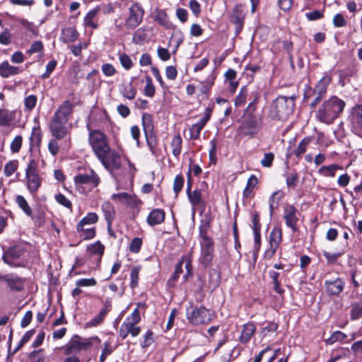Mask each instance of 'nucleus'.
<instances>
[{
  "instance_id": "7c9ffc66",
  "label": "nucleus",
  "mask_w": 362,
  "mask_h": 362,
  "mask_svg": "<svg viewBox=\"0 0 362 362\" xmlns=\"http://www.w3.org/2000/svg\"><path fill=\"white\" fill-rule=\"evenodd\" d=\"M79 36L78 32L75 28L68 27L62 30L60 40L64 43H69L76 41Z\"/></svg>"
},
{
  "instance_id": "dca6fc26",
  "label": "nucleus",
  "mask_w": 362,
  "mask_h": 362,
  "mask_svg": "<svg viewBox=\"0 0 362 362\" xmlns=\"http://www.w3.org/2000/svg\"><path fill=\"white\" fill-rule=\"evenodd\" d=\"M103 156V158L98 157V158L107 170H117L121 168V156L118 152L110 148Z\"/></svg>"
},
{
  "instance_id": "473e14b6",
  "label": "nucleus",
  "mask_w": 362,
  "mask_h": 362,
  "mask_svg": "<svg viewBox=\"0 0 362 362\" xmlns=\"http://www.w3.org/2000/svg\"><path fill=\"white\" fill-rule=\"evenodd\" d=\"M105 245L100 240L87 245L86 251L90 255H96L100 259L105 253Z\"/></svg>"
},
{
  "instance_id": "e433bc0d",
  "label": "nucleus",
  "mask_w": 362,
  "mask_h": 362,
  "mask_svg": "<svg viewBox=\"0 0 362 362\" xmlns=\"http://www.w3.org/2000/svg\"><path fill=\"white\" fill-rule=\"evenodd\" d=\"M98 11L99 8H95L86 13L83 19V25L86 28L90 27L93 29H97L98 28V24L94 22V18Z\"/></svg>"
},
{
  "instance_id": "69168bd1",
  "label": "nucleus",
  "mask_w": 362,
  "mask_h": 362,
  "mask_svg": "<svg viewBox=\"0 0 362 362\" xmlns=\"http://www.w3.org/2000/svg\"><path fill=\"white\" fill-rule=\"evenodd\" d=\"M142 245L143 239L141 238H134L129 245V250L132 253H138L140 252Z\"/></svg>"
},
{
  "instance_id": "6ab92c4d",
  "label": "nucleus",
  "mask_w": 362,
  "mask_h": 362,
  "mask_svg": "<svg viewBox=\"0 0 362 362\" xmlns=\"http://www.w3.org/2000/svg\"><path fill=\"white\" fill-rule=\"evenodd\" d=\"M0 281L6 282L13 291L21 292L24 290L25 279L13 274L0 276Z\"/></svg>"
},
{
  "instance_id": "680f3d73",
  "label": "nucleus",
  "mask_w": 362,
  "mask_h": 362,
  "mask_svg": "<svg viewBox=\"0 0 362 362\" xmlns=\"http://www.w3.org/2000/svg\"><path fill=\"white\" fill-rule=\"evenodd\" d=\"M18 21L25 29L31 33L34 36H37L39 35V30L33 23L29 22L28 20L24 18L19 19Z\"/></svg>"
},
{
  "instance_id": "4c0bfd02",
  "label": "nucleus",
  "mask_w": 362,
  "mask_h": 362,
  "mask_svg": "<svg viewBox=\"0 0 362 362\" xmlns=\"http://www.w3.org/2000/svg\"><path fill=\"white\" fill-rule=\"evenodd\" d=\"M36 226L40 227L45 222L46 214L42 209H37L31 211V216H28Z\"/></svg>"
},
{
  "instance_id": "20e7f679",
  "label": "nucleus",
  "mask_w": 362,
  "mask_h": 362,
  "mask_svg": "<svg viewBox=\"0 0 362 362\" xmlns=\"http://www.w3.org/2000/svg\"><path fill=\"white\" fill-rule=\"evenodd\" d=\"M210 223V218L202 220L199 227V236L202 241L200 243V255L198 261L204 269L211 265L214 257V241L208 236Z\"/></svg>"
},
{
  "instance_id": "f257e3e1",
  "label": "nucleus",
  "mask_w": 362,
  "mask_h": 362,
  "mask_svg": "<svg viewBox=\"0 0 362 362\" xmlns=\"http://www.w3.org/2000/svg\"><path fill=\"white\" fill-rule=\"evenodd\" d=\"M260 100V92L251 93V100L238 119L237 134L240 137L254 138L263 128L264 117L263 111L259 107Z\"/></svg>"
},
{
  "instance_id": "13d9d810",
  "label": "nucleus",
  "mask_w": 362,
  "mask_h": 362,
  "mask_svg": "<svg viewBox=\"0 0 362 362\" xmlns=\"http://www.w3.org/2000/svg\"><path fill=\"white\" fill-rule=\"evenodd\" d=\"M155 93V86L153 83L152 78L148 75L146 76V86L144 89V94L148 98H153Z\"/></svg>"
},
{
  "instance_id": "e2e57ef3",
  "label": "nucleus",
  "mask_w": 362,
  "mask_h": 362,
  "mask_svg": "<svg viewBox=\"0 0 362 362\" xmlns=\"http://www.w3.org/2000/svg\"><path fill=\"white\" fill-rule=\"evenodd\" d=\"M298 173L296 171H293L287 175L286 178V183L288 188L295 189L298 185Z\"/></svg>"
},
{
  "instance_id": "bb28decb",
  "label": "nucleus",
  "mask_w": 362,
  "mask_h": 362,
  "mask_svg": "<svg viewBox=\"0 0 362 362\" xmlns=\"http://www.w3.org/2000/svg\"><path fill=\"white\" fill-rule=\"evenodd\" d=\"M154 21L165 29L173 28V23L169 21L168 15L165 10L156 8L154 10Z\"/></svg>"
},
{
  "instance_id": "f8f14e48",
  "label": "nucleus",
  "mask_w": 362,
  "mask_h": 362,
  "mask_svg": "<svg viewBox=\"0 0 362 362\" xmlns=\"http://www.w3.org/2000/svg\"><path fill=\"white\" fill-rule=\"evenodd\" d=\"M145 11L141 5L135 2L129 8L127 17L125 18L124 26L127 30L136 29L143 21Z\"/></svg>"
},
{
  "instance_id": "a19ab883",
  "label": "nucleus",
  "mask_w": 362,
  "mask_h": 362,
  "mask_svg": "<svg viewBox=\"0 0 362 362\" xmlns=\"http://www.w3.org/2000/svg\"><path fill=\"white\" fill-rule=\"evenodd\" d=\"M137 93L136 87L134 86L132 82L123 85L120 93L121 95L129 100H133L135 98Z\"/></svg>"
},
{
  "instance_id": "8fccbe9b",
  "label": "nucleus",
  "mask_w": 362,
  "mask_h": 362,
  "mask_svg": "<svg viewBox=\"0 0 362 362\" xmlns=\"http://www.w3.org/2000/svg\"><path fill=\"white\" fill-rule=\"evenodd\" d=\"M248 95V90L246 86H243L238 94L235 96L234 100V105L235 107H242L243 106L247 101V98Z\"/></svg>"
},
{
  "instance_id": "39448f33",
  "label": "nucleus",
  "mask_w": 362,
  "mask_h": 362,
  "mask_svg": "<svg viewBox=\"0 0 362 362\" xmlns=\"http://www.w3.org/2000/svg\"><path fill=\"white\" fill-rule=\"evenodd\" d=\"M332 80V72L327 71L324 73L322 77L317 81L314 88L309 85L305 86L303 94L304 102H308L312 98L315 96L310 103L311 109L315 108L325 97L327 92L328 86L331 84Z\"/></svg>"
},
{
  "instance_id": "6e6552de",
  "label": "nucleus",
  "mask_w": 362,
  "mask_h": 362,
  "mask_svg": "<svg viewBox=\"0 0 362 362\" xmlns=\"http://www.w3.org/2000/svg\"><path fill=\"white\" fill-rule=\"evenodd\" d=\"M186 317L188 322L194 326L206 325L211 322L214 314L210 309L204 305H197L190 303L186 308Z\"/></svg>"
},
{
  "instance_id": "f704fd0d",
  "label": "nucleus",
  "mask_w": 362,
  "mask_h": 362,
  "mask_svg": "<svg viewBox=\"0 0 362 362\" xmlns=\"http://www.w3.org/2000/svg\"><path fill=\"white\" fill-rule=\"evenodd\" d=\"M224 76L226 81H227L229 83V90L231 93H234L239 85V82L236 80V71L233 69H228L226 71Z\"/></svg>"
},
{
  "instance_id": "864d4df0",
  "label": "nucleus",
  "mask_w": 362,
  "mask_h": 362,
  "mask_svg": "<svg viewBox=\"0 0 362 362\" xmlns=\"http://www.w3.org/2000/svg\"><path fill=\"white\" fill-rule=\"evenodd\" d=\"M340 168V166L336 164L324 165L319 169V173L325 177H334L335 176L336 170Z\"/></svg>"
},
{
  "instance_id": "0e129e2a",
  "label": "nucleus",
  "mask_w": 362,
  "mask_h": 362,
  "mask_svg": "<svg viewBox=\"0 0 362 362\" xmlns=\"http://www.w3.org/2000/svg\"><path fill=\"white\" fill-rule=\"evenodd\" d=\"M37 98L35 95H30L24 99V110L31 111L36 106Z\"/></svg>"
},
{
  "instance_id": "2f4dec72",
  "label": "nucleus",
  "mask_w": 362,
  "mask_h": 362,
  "mask_svg": "<svg viewBox=\"0 0 362 362\" xmlns=\"http://www.w3.org/2000/svg\"><path fill=\"white\" fill-rule=\"evenodd\" d=\"M27 180V188L31 194H35L37 192L41 186V179L38 174H32L25 175Z\"/></svg>"
},
{
  "instance_id": "5701e85b",
  "label": "nucleus",
  "mask_w": 362,
  "mask_h": 362,
  "mask_svg": "<svg viewBox=\"0 0 362 362\" xmlns=\"http://www.w3.org/2000/svg\"><path fill=\"white\" fill-rule=\"evenodd\" d=\"M111 310L112 303L111 300L109 298H107L103 303V307L102 308L99 313L87 323V326L92 327L100 325L101 323H103L105 317L108 314V313L111 311Z\"/></svg>"
},
{
  "instance_id": "bf43d9fd",
  "label": "nucleus",
  "mask_w": 362,
  "mask_h": 362,
  "mask_svg": "<svg viewBox=\"0 0 362 362\" xmlns=\"http://www.w3.org/2000/svg\"><path fill=\"white\" fill-rule=\"evenodd\" d=\"M322 255L326 259L327 265H334L337 264L339 258L341 256V252L331 253L328 251H323Z\"/></svg>"
},
{
  "instance_id": "9b49d317",
  "label": "nucleus",
  "mask_w": 362,
  "mask_h": 362,
  "mask_svg": "<svg viewBox=\"0 0 362 362\" xmlns=\"http://www.w3.org/2000/svg\"><path fill=\"white\" fill-rule=\"evenodd\" d=\"M283 241V231L279 226L274 227L268 237V246L265 250L263 257L269 260L276 255L279 247Z\"/></svg>"
},
{
  "instance_id": "f3484780",
  "label": "nucleus",
  "mask_w": 362,
  "mask_h": 362,
  "mask_svg": "<svg viewBox=\"0 0 362 362\" xmlns=\"http://www.w3.org/2000/svg\"><path fill=\"white\" fill-rule=\"evenodd\" d=\"M246 13L243 4H235L229 16L230 22L235 25V34L239 35L245 25Z\"/></svg>"
},
{
  "instance_id": "a18cd8bd",
  "label": "nucleus",
  "mask_w": 362,
  "mask_h": 362,
  "mask_svg": "<svg viewBox=\"0 0 362 362\" xmlns=\"http://www.w3.org/2000/svg\"><path fill=\"white\" fill-rule=\"evenodd\" d=\"M15 202L27 216H31L33 210L23 196L17 195L15 198Z\"/></svg>"
},
{
  "instance_id": "a878e982",
  "label": "nucleus",
  "mask_w": 362,
  "mask_h": 362,
  "mask_svg": "<svg viewBox=\"0 0 362 362\" xmlns=\"http://www.w3.org/2000/svg\"><path fill=\"white\" fill-rule=\"evenodd\" d=\"M165 218V212L162 209H154L148 214L146 218L147 223L151 226L161 224Z\"/></svg>"
},
{
  "instance_id": "4d7b16f0",
  "label": "nucleus",
  "mask_w": 362,
  "mask_h": 362,
  "mask_svg": "<svg viewBox=\"0 0 362 362\" xmlns=\"http://www.w3.org/2000/svg\"><path fill=\"white\" fill-rule=\"evenodd\" d=\"M18 160H12L6 163L4 168V174L6 177H11L18 169Z\"/></svg>"
},
{
  "instance_id": "79ce46f5",
  "label": "nucleus",
  "mask_w": 362,
  "mask_h": 362,
  "mask_svg": "<svg viewBox=\"0 0 362 362\" xmlns=\"http://www.w3.org/2000/svg\"><path fill=\"white\" fill-rule=\"evenodd\" d=\"M312 138L310 136L304 137L298 144L296 148L293 151V153L297 157L300 158L307 150L308 146L310 144Z\"/></svg>"
},
{
  "instance_id": "aec40b11",
  "label": "nucleus",
  "mask_w": 362,
  "mask_h": 362,
  "mask_svg": "<svg viewBox=\"0 0 362 362\" xmlns=\"http://www.w3.org/2000/svg\"><path fill=\"white\" fill-rule=\"evenodd\" d=\"M344 281L339 277L325 281V291L329 296H338L344 291Z\"/></svg>"
},
{
  "instance_id": "ddd939ff",
  "label": "nucleus",
  "mask_w": 362,
  "mask_h": 362,
  "mask_svg": "<svg viewBox=\"0 0 362 362\" xmlns=\"http://www.w3.org/2000/svg\"><path fill=\"white\" fill-rule=\"evenodd\" d=\"M347 124L352 133L362 138V105H356L350 110Z\"/></svg>"
},
{
  "instance_id": "c85d7f7f",
  "label": "nucleus",
  "mask_w": 362,
  "mask_h": 362,
  "mask_svg": "<svg viewBox=\"0 0 362 362\" xmlns=\"http://www.w3.org/2000/svg\"><path fill=\"white\" fill-rule=\"evenodd\" d=\"M187 198L190 204L193 206H202L205 207L206 203L202 198V190L199 188H195L194 190L186 192Z\"/></svg>"
},
{
  "instance_id": "7ed1b4c3",
  "label": "nucleus",
  "mask_w": 362,
  "mask_h": 362,
  "mask_svg": "<svg viewBox=\"0 0 362 362\" xmlns=\"http://www.w3.org/2000/svg\"><path fill=\"white\" fill-rule=\"evenodd\" d=\"M345 102L336 95L323 101L315 112V118L321 123L331 124L343 112Z\"/></svg>"
},
{
  "instance_id": "1a4fd4ad",
  "label": "nucleus",
  "mask_w": 362,
  "mask_h": 362,
  "mask_svg": "<svg viewBox=\"0 0 362 362\" xmlns=\"http://www.w3.org/2000/svg\"><path fill=\"white\" fill-rule=\"evenodd\" d=\"M86 128L88 130V143L93 151L97 158H103L106 151L110 148L107 136L100 130L91 129L89 124H87Z\"/></svg>"
},
{
  "instance_id": "58836bf2",
  "label": "nucleus",
  "mask_w": 362,
  "mask_h": 362,
  "mask_svg": "<svg viewBox=\"0 0 362 362\" xmlns=\"http://www.w3.org/2000/svg\"><path fill=\"white\" fill-rule=\"evenodd\" d=\"M42 134L40 127H34L30 136V147H39L42 142Z\"/></svg>"
},
{
  "instance_id": "338daca9",
  "label": "nucleus",
  "mask_w": 362,
  "mask_h": 362,
  "mask_svg": "<svg viewBox=\"0 0 362 362\" xmlns=\"http://www.w3.org/2000/svg\"><path fill=\"white\" fill-rule=\"evenodd\" d=\"M13 120L11 114L7 110L0 109V126L8 127Z\"/></svg>"
},
{
  "instance_id": "774afa93",
  "label": "nucleus",
  "mask_w": 362,
  "mask_h": 362,
  "mask_svg": "<svg viewBox=\"0 0 362 362\" xmlns=\"http://www.w3.org/2000/svg\"><path fill=\"white\" fill-rule=\"evenodd\" d=\"M54 199L59 204L64 206L68 209L72 210L71 202L68 198H66L65 195L63 194L62 193L59 192L58 194H56L54 196Z\"/></svg>"
},
{
  "instance_id": "4be33fe9",
  "label": "nucleus",
  "mask_w": 362,
  "mask_h": 362,
  "mask_svg": "<svg viewBox=\"0 0 362 362\" xmlns=\"http://www.w3.org/2000/svg\"><path fill=\"white\" fill-rule=\"evenodd\" d=\"M111 198L112 200L124 203L131 208H136L141 203L136 194H130L127 192L113 194Z\"/></svg>"
},
{
  "instance_id": "09e8293b",
  "label": "nucleus",
  "mask_w": 362,
  "mask_h": 362,
  "mask_svg": "<svg viewBox=\"0 0 362 362\" xmlns=\"http://www.w3.org/2000/svg\"><path fill=\"white\" fill-rule=\"evenodd\" d=\"M217 144L218 141L215 138L211 139L209 142L210 148L209 150V157L210 165H215L217 163Z\"/></svg>"
},
{
  "instance_id": "f03ea898",
  "label": "nucleus",
  "mask_w": 362,
  "mask_h": 362,
  "mask_svg": "<svg viewBox=\"0 0 362 362\" xmlns=\"http://www.w3.org/2000/svg\"><path fill=\"white\" fill-rule=\"evenodd\" d=\"M75 105L66 100L58 107L49 122L51 134L57 139H64L67 134L66 124L73 115Z\"/></svg>"
},
{
  "instance_id": "9d476101",
  "label": "nucleus",
  "mask_w": 362,
  "mask_h": 362,
  "mask_svg": "<svg viewBox=\"0 0 362 362\" xmlns=\"http://www.w3.org/2000/svg\"><path fill=\"white\" fill-rule=\"evenodd\" d=\"M142 126L145 134L147 145L153 155H156V148L158 145V139L154 131L152 115L144 112L142 115Z\"/></svg>"
},
{
  "instance_id": "5fc2aeb1",
  "label": "nucleus",
  "mask_w": 362,
  "mask_h": 362,
  "mask_svg": "<svg viewBox=\"0 0 362 362\" xmlns=\"http://www.w3.org/2000/svg\"><path fill=\"white\" fill-rule=\"evenodd\" d=\"M204 128V126L199 123V122L195 124H193L189 127V139L198 140L200 137L201 132Z\"/></svg>"
},
{
  "instance_id": "ea45409f",
  "label": "nucleus",
  "mask_w": 362,
  "mask_h": 362,
  "mask_svg": "<svg viewBox=\"0 0 362 362\" xmlns=\"http://www.w3.org/2000/svg\"><path fill=\"white\" fill-rule=\"evenodd\" d=\"M155 342V334L151 329H148L139 341L142 349H147Z\"/></svg>"
},
{
  "instance_id": "de8ad7c7",
  "label": "nucleus",
  "mask_w": 362,
  "mask_h": 362,
  "mask_svg": "<svg viewBox=\"0 0 362 362\" xmlns=\"http://www.w3.org/2000/svg\"><path fill=\"white\" fill-rule=\"evenodd\" d=\"M141 270V265L134 266L130 272V287L134 289L139 286V273Z\"/></svg>"
},
{
  "instance_id": "2eb2a0df",
  "label": "nucleus",
  "mask_w": 362,
  "mask_h": 362,
  "mask_svg": "<svg viewBox=\"0 0 362 362\" xmlns=\"http://www.w3.org/2000/svg\"><path fill=\"white\" fill-rule=\"evenodd\" d=\"M74 182L78 190L83 185H87L90 189H93L98 186L100 178L93 169H90L88 174L80 173L76 175L74 177Z\"/></svg>"
},
{
  "instance_id": "4468645a",
  "label": "nucleus",
  "mask_w": 362,
  "mask_h": 362,
  "mask_svg": "<svg viewBox=\"0 0 362 362\" xmlns=\"http://www.w3.org/2000/svg\"><path fill=\"white\" fill-rule=\"evenodd\" d=\"M284 214L283 218L285 221L286 226L289 228L293 233H296L299 230L298 222L299 221L298 209L291 204H285L283 207Z\"/></svg>"
},
{
  "instance_id": "423d86ee",
  "label": "nucleus",
  "mask_w": 362,
  "mask_h": 362,
  "mask_svg": "<svg viewBox=\"0 0 362 362\" xmlns=\"http://www.w3.org/2000/svg\"><path fill=\"white\" fill-rule=\"evenodd\" d=\"M296 97L278 96L272 104L269 110V117L272 120H286L293 112Z\"/></svg>"
},
{
  "instance_id": "0eeeda50",
  "label": "nucleus",
  "mask_w": 362,
  "mask_h": 362,
  "mask_svg": "<svg viewBox=\"0 0 362 362\" xmlns=\"http://www.w3.org/2000/svg\"><path fill=\"white\" fill-rule=\"evenodd\" d=\"M95 342L100 344L101 339L98 336L83 338L78 334H74L62 349L64 355L70 356L81 351L90 350Z\"/></svg>"
},
{
  "instance_id": "603ef678",
  "label": "nucleus",
  "mask_w": 362,
  "mask_h": 362,
  "mask_svg": "<svg viewBox=\"0 0 362 362\" xmlns=\"http://www.w3.org/2000/svg\"><path fill=\"white\" fill-rule=\"evenodd\" d=\"M45 358L43 354V349H40L29 353L26 362H45Z\"/></svg>"
},
{
  "instance_id": "cd10ccee",
  "label": "nucleus",
  "mask_w": 362,
  "mask_h": 362,
  "mask_svg": "<svg viewBox=\"0 0 362 362\" xmlns=\"http://www.w3.org/2000/svg\"><path fill=\"white\" fill-rule=\"evenodd\" d=\"M285 193L282 190L274 192L269 197V206L270 216H272L275 211L279 208L280 202L284 198Z\"/></svg>"
},
{
  "instance_id": "c756f323",
  "label": "nucleus",
  "mask_w": 362,
  "mask_h": 362,
  "mask_svg": "<svg viewBox=\"0 0 362 362\" xmlns=\"http://www.w3.org/2000/svg\"><path fill=\"white\" fill-rule=\"evenodd\" d=\"M148 40L147 28L142 26L134 32L132 42L134 45H142L147 42Z\"/></svg>"
},
{
  "instance_id": "052dcab7",
  "label": "nucleus",
  "mask_w": 362,
  "mask_h": 362,
  "mask_svg": "<svg viewBox=\"0 0 362 362\" xmlns=\"http://www.w3.org/2000/svg\"><path fill=\"white\" fill-rule=\"evenodd\" d=\"M185 183V179L182 174L177 175L173 181V192L175 196L182 190Z\"/></svg>"
},
{
  "instance_id": "393cba45",
  "label": "nucleus",
  "mask_w": 362,
  "mask_h": 362,
  "mask_svg": "<svg viewBox=\"0 0 362 362\" xmlns=\"http://www.w3.org/2000/svg\"><path fill=\"white\" fill-rule=\"evenodd\" d=\"M22 72L23 69L21 68L11 65L8 61H4L0 64V76L2 78H9Z\"/></svg>"
},
{
  "instance_id": "b1692460",
  "label": "nucleus",
  "mask_w": 362,
  "mask_h": 362,
  "mask_svg": "<svg viewBox=\"0 0 362 362\" xmlns=\"http://www.w3.org/2000/svg\"><path fill=\"white\" fill-rule=\"evenodd\" d=\"M256 332V326L253 322H248L242 326L238 341L240 344L246 345L251 340Z\"/></svg>"
},
{
  "instance_id": "3c124183",
  "label": "nucleus",
  "mask_w": 362,
  "mask_h": 362,
  "mask_svg": "<svg viewBox=\"0 0 362 362\" xmlns=\"http://www.w3.org/2000/svg\"><path fill=\"white\" fill-rule=\"evenodd\" d=\"M99 217L95 212H88L78 223V227L81 228V226L86 225H93L98 221Z\"/></svg>"
},
{
  "instance_id": "49530a36",
  "label": "nucleus",
  "mask_w": 362,
  "mask_h": 362,
  "mask_svg": "<svg viewBox=\"0 0 362 362\" xmlns=\"http://www.w3.org/2000/svg\"><path fill=\"white\" fill-rule=\"evenodd\" d=\"M263 325L264 326L261 329V334L263 337L276 332L279 328V323L274 321H264Z\"/></svg>"
},
{
  "instance_id": "c03bdc74",
  "label": "nucleus",
  "mask_w": 362,
  "mask_h": 362,
  "mask_svg": "<svg viewBox=\"0 0 362 362\" xmlns=\"http://www.w3.org/2000/svg\"><path fill=\"white\" fill-rule=\"evenodd\" d=\"M171 146L173 156L177 158H179L182 147V139L179 134L173 137Z\"/></svg>"
},
{
  "instance_id": "c9c22d12",
  "label": "nucleus",
  "mask_w": 362,
  "mask_h": 362,
  "mask_svg": "<svg viewBox=\"0 0 362 362\" xmlns=\"http://www.w3.org/2000/svg\"><path fill=\"white\" fill-rule=\"evenodd\" d=\"M269 276L272 281L274 291L279 295H283L285 291L281 288V280L279 279L280 273L270 270L269 272Z\"/></svg>"
},
{
  "instance_id": "37998d69",
  "label": "nucleus",
  "mask_w": 362,
  "mask_h": 362,
  "mask_svg": "<svg viewBox=\"0 0 362 362\" xmlns=\"http://www.w3.org/2000/svg\"><path fill=\"white\" fill-rule=\"evenodd\" d=\"M101 207L104 218L106 220L107 223H112L115 215L113 206L110 203L106 202L103 204Z\"/></svg>"
},
{
  "instance_id": "6e6d98bb",
  "label": "nucleus",
  "mask_w": 362,
  "mask_h": 362,
  "mask_svg": "<svg viewBox=\"0 0 362 362\" xmlns=\"http://www.w3.org/2000/svg\"><path fill=\"white\" fill-rule=\"evenodd\" d=\"M347 337V335L341 332V331H335L332 335L327 339L325 340V342L327 345H332L337 341H342Z\"/></svg>"
},
{
  "instance_id": "a211bd4d",
  "label": "nucleus",
  "mask_w": 362,
  "mask_h": 362,
  "mask_svg": "<svg viewBox=\"0 0 362 362\" xmlns=\"http://www.w3.org/2000/svg\"><path fill=\"white\" fill-rule=\"evenodd\" d=\"M25 250L19 245L9 247L3 254L2 259L4 263L13 267H20L21 264H16L17 260L23 255Z\"/></svg>"
},
{
  "instance_id": "412c9836",
  "label": "nucleus",
  "mask_w": 362,
  "mask_h": 362,
  "mask_svg": "<svg viewBox=\"0 0 362 362\" xmlns=\"http://www.w3.org/2000/svg\"><path fill=\"white\" fill-rule=\"evenodd\" d=\"M137 325L136 323L131 322L128 320H125L119 329V337L124 340L129 334L132 337L139 336L141 332V327Z\"/></svg>"
},
{
  "instance_id": "72a5a7b5",
  "label": "nucleus",
  "mask_w": 362,
  "mask_h": 362,
  "mask_svg": "<svg viewBox=\"0 0 362 362\" xmlns=\"http://www.w3.org/2000/svg\"><path fill=\"white\" fill-rule=\"evenodd\" d=\"M76 230L78 234L79 237L82 238L83 240H89L94 238L96 235V228H85V226H81V228L78 227V224L77 223L76 226Z\"/></svg>"
}]
</instances>
